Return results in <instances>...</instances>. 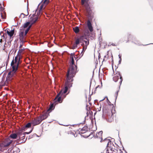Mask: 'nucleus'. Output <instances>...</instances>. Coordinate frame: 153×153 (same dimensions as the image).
<instances>
[{
    "mask_svg": "<svg viewBox=\"0 0 153 153\" xmlns=\"http://www.w3.org/2000/svg\"><path fill=\"white\" fill-rule=\"evenodd\" d=\"M84 6L85 7L86 10L88 11L90 9V7H89V5L88 4V3H86L85 4H84Z\"/></svg>",
    "mask_w": 153,
    "mask_h": 153,
    "instance_id": "26",
    "label": "nucleus"
},
{
    "mask_svg": "<svg viewBox=\"0 0 153 153\" xmlns=\"http://www.w3.org/2000/svg\"><path fill=\"white\" fill-rule=\"evenodd\" d=\"M4 10V9L3 7H1V10Z\"/></svg>",
    "mask_w": 153,
    "mask_h": 153,
    "instance_id": "44",
    "label": "nucleus"
},
{
    "mask_svg": "<svg viewBox=\"0 0 153 153\" xmlns=\"http://www.w3.org/2000/svg\"><path fill=\"white\" fill-rule=\"evenodd\" d=\"M54 109V107L53 106V104H52L50 105L49 108L48 109L47 112L49 113Z\"/></svg>",
    "mask_w": 153,
    "mask_h": 153,
    "instance_id": "18",
    "label": "nucleus"
},
{
    "mask_svg": "<svg viewBox=\"0 0 153 153\" xmlns=\"http://www.w3.org/2000/svg\"><path fill=\"white\" fill-rule=\"evenodd\" d=\"M74 53H71L70 54V58L71 60H70V67L67 74V75L68 77V76L71 77H74V76L76 72L77 69V66L74 64V57L75 58L74 56Z\"/></svg>",
    "mask_w": 153,
    "mask_h": 153,
    "instance_id": "1",
    "label": "nucleus"
},
{
    "mask_svg": "<svg viewBox=\"0 0 153 153\" xmlns=\"http://www.w3.org/2000/svg\"><path fill=\"white\" fill-rule=\"evenodd\" d=\"M12 141H10L7 144H6L5 145V146H8L9 145H10L12 143Z\"/></svg>",
    "mask_w": 153,
    "mask_h": 153,
    "instance_id": "39",
    "label": "nucleus"
},
{
    "mask_svg": "<svg viewBox=\"0 0 153 153\" xmlns=\"http://www.w3.org/2000/svg\"><path fill=\"white\" fill-rule=\"evenodd\" d=\"M62 97V96H61V95H60V96H59L58 97V98H57V99L56 100H55V98L54 99V101H55V102H56V101H57V102H60L61 100V97Z\"/></svg>",
    "mask_w": 153,
    "mask_h": 153,
    "instance_id": "25",
    "label": "nucleus"
},
{
    "mask_svg": "<svg viewBox=\"0 0 153 153\" xmlns=\"http://www.w3.org/2000/svg\"><path fill=\"white\" fill-rule=\"evenodd\" d=\"M84 42L85 43V46H88L89 44V41L87 39H85V40H84Z\"/></svg>",
    "mask_w": 153,
    "mask_h": 153,
    "instance_id": "30",
    "label": "nucleus"
},
{
    "mask_svg": "<svg viewBox=\"0 0 153 153\" xmlns=\"http://www.w3.org/2000/svg\"><path fill=\"white\" fill-rule=\"evenodd\" d=\"M25 51V49L20 48L17 54V55L15 57L14 60V63L20 65L22 62V61L20 60V59L22 57V55L23 54Z\"/></svg>",
    "mask_w": 153,
    "mask_h": 153,
    "instance_id": "5",
    "label": "nucleus"
},
{
    "mask_svg": "<svg viewBox=\"0 0 153 153\" xmlns=\"http://www.w3.org/2000/svg\"><path fill=\"white\" fill-rule=\"evenodd\" d=\"M44 4H43V5H42H42L40 6V8H39V10H42L43 9V7H44Z\"/></svg>",
    "mask_w": 153,
    "mask_h": 153,
    "instance_id": "42",
    "label": "nucleus"
},
{
    "mask_svg": "<svg viewBox=\"0 0 153 153\" xmlns=\"http://www.w3.org/2000/svg\"><path fill=\"white\" fill-rule=\"evenodd\" d=\"M102 131H101L99 132H98L97 133L96 135H95V137L100 138V139H101V140L100 141L101 142H102L103 141H104L105 139H104L103 140H102Z\"/></svg>",
    "mask_w": 153,
    "mask_h": 153,
    "instance_id": "12",
    "label": "nucleus"
},
{
    "mask_svg": "<svg viewBox=\"0 0 153 153\" xmlns=\"http://www.w3.org/2000/svg\"><path fill=\"white\" fill-rule=\"evenodd\" d=\"M30 22H26L23 25V27H22L21 29H24L25 30H27V27L28 26L29 27V25H30Z\"/></svg>",
    "mask_w": 153,
    "mask_h": 153,
    "instance_id": "17",
    "label": "nucleus"
},
{
    "mask_svg": "<svg viewBox=\"0 0 153 153\" xmlns=\"http://www.w3.org/2000/svg\"><path fill=\"white\" fill-rule=\"evenodd\" d=\"M12 141H10L7 144H6L5 145V146H8L9 145H10L12 143Z\"/></svg>",
    "mask_w": 153,
    "mask_h": 153,
    "instance_id": "40",
    "label": "nucleus"
},
{
    "mask_svg": "<svg viewBox=\"0 0 153 153\" xmlns=\"http://www.w3.org/2000/svg\"><path fill=\"white\" fill-rule=\"evenodd\" d=\"M11 66L12 68V70L9 72L6 77V80L7 81H10L12 80L13 77L15 76L16 72L20 69V65L14 63L13 60L11 62Z\"/></svg>",
    "mask_w": 153,
    "mask_h": 153,
    "instance_id": "3",
    "label": "nucleus"
},
{
    "mask_svg": "<svg viewBox=\"0 0 153 153\" xmlns=\"http://www.w3.org/2000/svg\"><path fill=\"white\" fill-rule=\"evenodd\" d=\"M33 129L32 128L30 131L29 132H23V131H24V130L23 129V128H22V130H19V131L17 132V136L19 137V139H20L21 136H22V135H25L26 134H30L32 132V131L33 130Z\"/></svg>",
    "mask_w": 153,
    "mask_h": 153,
    "instance_id": "9",
    "label": "nucleus"
},
{
    "mask_svg": "<svg viewBox=\"0 0 153 153\" xmlns=\"http://www.w3.org/2000/svg\"><path fill=\"white\" fill-rule=\"evenodd\" d=\"M48 115H49V113L47 111L42 114H41L39 117H40V119L42 121L43 120L46 119Z\"/></svg>",
    "mask_w": 153,
    "mask_h": 153,
    "instance_id": "11",
    "label": "nucleus"
},
{
    "mask_svg": "<svg viewBox=\"0 0 153 153\" xmlns=\"http://www.w3.org/2000/svg\"><path fill=\"white\" fill-rule=\"evenodd\" d=\"M31 26V25H30L27 30L20 29L19 32V39L20 40L24 41L25 40L26 38V35L30 29Z\"/></svg>",
    "mask_w": 153,
    "mask_h": 153,
    "instance_id": "4",
    "label": "nucleus"
},
{
    "mask_svg": "<svg viewBox=\"0 0 153 153\" xmlns=\"http://www.w3.org/2000/svg\"><path fill=\"white\" fill-rule=\"evenodd\" d=\"M20 139H21V140H22V143H24L26 141L27 138H25V135H22V136H21Z\"/></svg>",
    "mask_w": 153,
    "mask_h": 153,
    "instance_id": "24",
    "label": "nucleus"
},
{
    "mask_svg": "<svg viewBox=\"0 0 153 153\" xmlns=\"http://www.w3.org/2000/svg\"><path fill=\"white\" fill-rule=\"evenodd\" d=\"M90 135L89 132L88 131H86L83 135H82V136L85 138H87L89 137Z\"/></svg>",
    "mask_w": 153,
    "mask_h": 153,
    "instance_id": "19",
    "label": "nucleus"
},
{
    "mask_svg": "<svg viewBox=\"0 0 153 153\" xmlns=\"http://www.w3.org/2000/svg\"><path fill=\"white\" fill-rule=\"evenodd\" d=\"M87 46H85V45H84L83 47L82 48V51H85V50L87 49Z\"/></svg>",
    "mask_w": 153,
    "mask_h": 153,
    "instance_id": "36",
    "label": "nucleus"
},
{
    "mask_svg": "<svg viewBox=\"0 0 153 153\" xmlns=\"http://www.w3.org/2000/svg\"><path fill=\"white\" fill-rule=\"evenodd\" d=\"M42 10H40L39 9L38 13V12L37 13V14L36 15H37V16H38V17H39V15L42 14Z\"/></svg>",
    "mask_w": 153,
    "mask_h": 153,
    "instance_id": "33",
    "label": "nucleus"
},
{
    "mask_svg": "<svg viewBox=\"0 0 153 153\" xmlns=\"http://www.w3.org/2000/svg\"><path fill=\"white\" fill-rule=\"evenodd\" d=\"M77 45L75 44H74L72 46L71 49H75L76 48H77Z\"/></svg>",
    "mask_w": 153,
    "mask_h": 153,
    "instance_id": "34",
    "label": "nucleus"
},
{
    "mask_svg": "<svg viewBox=\"0 0 153 153\" xmlns=\"http://www.w3.org/2000/svg\"><path fill=\"white\" fill-rule=\"evenodd\" d=\"M5 31H6L7 33L9 36L10 38L11 39L14 34V29H13V30H10L8 29H7L5 30Z\"/></svg>",
    "mask_w": 153,
    "mask_h": 153,
    "instance_id": "13",
    "label": "nucleus"
},
{
    "mask_svg": "<svg viewBox=\"0 0 153 153\" xmlns=\"http://www.w3.org/2000/svg\"><path fill=\"white\" fill-rule=\"evenodd\" d=\"M40 118V117L38 116L31 121V124L33 126H36L41 123L42 121Z\"/></svg>",
    "mask_w": 153,
    "mask_h": 153,
    "instance_id": "7",
    "label": "nucleus"
},
{
    "mask_svg": "<svg viewBox=\"0 0 153 153\" xmlns=\"http://www.w3.org/2000/svg\"><path fill=\"white\" fill-rule=\"evenodd\" d=\"M87 114L88 116H89L90 118L92 116V112L91 111H88L87 112Z\"/></svg>",
    "mask_w": 153,
    "mask_h": 153,
    "instance_id": "23",
    "label": "nucleus"
},
{
    "mask_svg": "<svg viewBox=\"0 0 153 153\" xmlns=\"http://www.w3.org/2000/svg\"><path fill=\"white\" fill-rule=\"evenodd\" d=\"M102 86V85H98L95 88L96 90H97V89L99 88H100Z\"/></svg>",
    "mask_w": 153,
    "mask_h": 153,
    "instance_id": "41",
    "label": "nucleus"
},
{
    "mask_svg": "<svg viewBox=\"0 0 153 153\" xmlns=\"http://www.w3.org/2000/svg\"><path fill=\"white\" fill-rule=\"evenodd\" d=\"M17 134L13 133L11 134L10 137L13 139H16L17 137Z\"/></svg>",
    "mask_w": 153,
    "mask_h": 153,
    "instance_id": "20",
    "label": "nucleus"
},
{
    "mask_svg": "<svg viewBox=\"0 0 153 153\" xmlns=\"http://www.w3.org/2000/svg\"><path fill=\"white\" fill-rule=\"evenodd\" d=\"M32 136H31L30 137H29V139H30V138H32Z\"/></svg>",
    "mask_w": 153,
    "mask_h": 153,
    "instance_id": "46",
    "label": "nucleus"
},
{
    "mask_svg": "<svg viewBox=\"0 0 153 153\" xmlns=\"http://www.w3.org/2000/svg\"><path fill=\"white\" fill-rule=\"evenodd\" d=\"M49 0H44L43 1V4L45 5H46L49 3Z\"/></svg>",
    "mask_w": 153,
    "mask_h": 153,
    "instance_id": "29",
    "label": "nucleus"
},
{
    "mask_svg": "<svg viewBox=\"0 0 153 153\" xmlns=\"http://www.w3.org/2000/svg\"><path fill=\"white\" fill-rule=\"evenodd\" d=\"M113 73L112 74V76H115V75H116V71H117L116 70V69L115 70V71H114V70L113 68Z\"/></svg>",
    "mask_w": 153,
    "mask_h": 153,
    "instance_id": "37",
    "label": "nucleus"
},
{
    "mask_svg": "<svg viewBox=\"0 0 153 153\" xmlns=\"http://www.w3.org/2000/svg\"><path fill=\"white\" fill-rule=\"evenodd\" d=\"M116 75L114 76L113 77V80L115 82H116L119 79V77H120V84H121L122 81V77L120 74V72L118 71H116Z\"/></svg>",
    "mask_w": 153,
    "mask_h": 153,
    "instance_id": "8",
    "label": "nucleus"
},
{
    "mask_svg": "<svg viewBox=\"0 0 153 153\" xmlns=\"http://www.w3.org/2000/svg\"><path fill=\"white\" fill-rule=\"evenodd\" d=\"M73 77H71L69 76H68H68L67 75V78L65 83L66 86L65 88L62 89L59 93L57 94L55 98V100H56L60 95H61V96H62V95L65 94L68 89V88H70L72 86V81L73 80Z\"/></svg>",
    "mask_w": 153,
    "mask_h": 153,
    "instance_id": "2",
    "label": "nucleus"
},
{
    "mask_svg": "<svg viewBox=\"0 0 153 153\" xmlns=\"http://www.w3.org/2000/svg\"><path fill=\"white\" fill-rule=\"evenodd\" d=\"M20 44L19 46L20 48H22V47L24 45V43L25 42V40H24V41L22 40H20Z\"/></svg>",
    "mask_w": 153,
    "mask_h": 153,
    "instance_id": "28",
    "label": "nucleus"
},
{
    "mask_svg": "<svg viewBox=\"0 0 153 153\" xmlns=\"http://www.w3.org/2000/svg\"><path fill=\"white\" fill-rule=\"evenodd\" d=\"M87 26L88 29L91 32L93 31V28L92 26L91 23L89 20L87 21Z\"/></svg>",
    "mask_w": 153,
    "mask_h": 153,
    "instance_id": "15",
    "label": "nucleus"
},
{
    "mask_svg": "<svg viewBox=\"0 0 153 153\" xmlns=\"http://www.w3.org/2000/svg\"><path fill=\"white\" fill-rule=\"evenodd\" d=\"M31 124H32L31 122V123H28L24 127L22 128L24 130V131H25L26 130L27 128H30L31 126Z\"/></svg>",
    "mask_w": 153,
    "mask_h": 153,
    "instance_id": "16",
    "label": "nucleus"
},
{
    "mask_svg": "<svg viewBox=\"0 0 153 153\" xmlns=\"http://www.w3.org/2000/svg\"><path fill=\"white\" fill-rule=\"evenodd\" d=\"M2 41V39H1L0 40V42H1Z\"/></svg>",
    "mask_w": 153,
    "mask_h": 153,
    "instance_id": "45",
    "label": "nucleus"
},
{
    "mask_svg": "<svg viewBox=\"0 0 153 153\" xmlns=\"http://www.w3.org/2000/svg\"><path fill=\"white\" fill-rule=\"evenodd\" d=\"M119 58H120V61H121V56L119 54Z\"/></svg>",
    "mask_w": 153,
    "mask_h": 153,
    "instance_id": "43",
    "label": "nucleus"
},
{
    "mask_svg": "<svg viewBox=\"0 0 153 153\" xmlns=\"http://www.w3.org/2000/svg\"><path fill=\"white\" fill-rule=\"evenodd\" d=\"M113 117H112V116L111 117L108 119V121L109 122H111L113 120Z\"/></svg>",
    "mask_w": 153,
    "mask_h": 153,
    "instance_id": "35",
    "label": "nucleus"
},
{
    "mask_svg": "<svg viewBox=\"0 0 153 153\" xmlns=\"http://www.w3.org/2000/svg\"><path fill=\"white\" fill-rule=\"evenodd\" d=\"M80 40V42H81V41H84L85 39H87V38L85 36H80L79 38Z\"/></svg>",
    "mask_w": 153,
    "mask_h": 153,
    "instance_id": "21",
    "label": "nucleus"
},
{
    "mask_svg": "<svg viewBox=\"0 0 153 153\" xmlns=\"http://www.w3.org/2000/svg\"><path fill=\"white\" fill-rule=\"evenodd\" d=\"M106 143H107L106 153H113L112 150L114 145L111 140L109 139L106 138Z\"/></svg>",
    "mask_w": 153,
    "mask_h": 153,
    "instance_id": "6",
    "label": "nucleus"
},
{
    "mask_svg": "<svg viewBox=\"0 0 153 153\" xmlns=\"http://www.w3.org/2000/svg\"><path fill=\"white\" fill-rule=\"evenodd\" d=\"M73 30L76 33H78L79 31V28L78 27H76L74 28Z\"/></svg>",
    "mask_w": 153,
    "mask_h": 153,
    "instance_id": "22",
    "label": "nucleus"
},
{
    "mask_svg": "<svg viewBox=\"0 0 153 153\" xmlns=\"http://www.w3.org/2000/svg\"><path fill=\"white\" fill-rule=\"evenodd\" d=\"M78 131H79V133L82 135V134H84L87 131V126H85L82 128H79Z\"/></svg>",
    "mask_w": 153,
    "mask_h": 153,
    "instance_id": "14",
    "label": "nucleus"
},
{
    "mask_svg": "<svg viewBox=\"0 0 153 153\" xmlns=\"http://www.w3.org/2000/svg\"><path fill=\"white\" fill-rule=\"evenodd\" d=\"M80 42V40L79 39V38H78V39H76L75 41V44L76 45H78L79 44Z\"/></svg>",
    "mask_w": 153,
    "mask_h": 153,
    "instance_id": "31",
    "label": "nucleus"
},
{
    "mask_svg": "<svg viewBox=\"0 0 153 153\" xmlns=\"http://www.w3.org/2000/svg\"><path fill=\"white\" fill-rule=\"evenodd\" d=\"M87 2V0H81V4L82 5H83L85 3H86Z\"/></svg>",
    "mask_w": 153,
    "mask_h": 153,
    "instance_id": "32",
    "label": "nucleus"
},
{
    "mask_svg": "<svg viewBox=\"0 0 153 153\" xmlns=\"http://www.w3.org/2000/svg\"><path fill=\"white\" fill-rule=\"evenodd\" d=\"M107 103L110 106V107L111 108H113L114 107V105L113 104H111V103L109 101L108 99L107 98Z\"/></svg>",
    "mask_w": 153,
    "mask_h": 153,
    "instance_id": "27",
    "label": "nucleus"
},
{
    "mask_svg": "<svg viewBox=\"0 0 153 153\" xmlns=\"http://www.w3.org/2000/svg\"><path fill=\"white\" fill-rule=\"evenodd\" d=\"M105 99V97H104V98L101 100H100L99 101L100 103L101 104H101L102 103V101L103 100H104Z\"/></svg>",
    "mask_w": 153,
    "mask_h": 153,
    "instance_id": "38",
    "label": "nucleus"
},
{
    "mask_svg": "<svg viewBox=\"0 0 153 153\" xmlns=\"http://www.w3.org/2000/svg\"><path fill=\"white\" fill-rule=\"evenodd\" d=\"M38 16L33 14L30 18V22L31 23V25L35 23L38 20Z\"/></svg>",
    "mask_w": 153,
    "mask_h": 153,
    "instance_id": "10",
    "label": "nucleus"
}]
</instances>
